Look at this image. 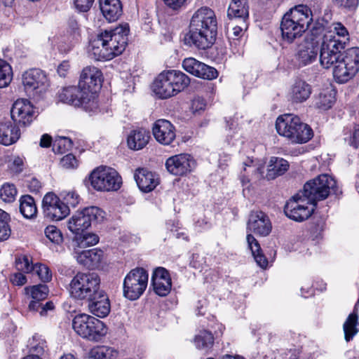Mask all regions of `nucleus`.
<instances>
[{
  "label": "nucleus",
  "mask_w": 359,
  "mask_h": 359,
  "mask_svg": "<svg viewBox=\"0 0 359 359\" xmlns=\"http://www.w3.org/2000/svg\"><path fill=\"white\" fill-rule=\"evenodd\" d=\"M102 82V73L95 66L84 67L80 74L77 86L62 88L59 93L60 100L87 112H95L98 109L97 91Z\"/></svg>",
  "instance_id": "obj_1"
},
{
  "label": "nucleus",
  "mask_w": 359,
  "mask_h": 359,
  "mask_svg": "<svg viewBox=\"0 0 359 359\" xmlns=\"http://www.w3.org/2000/svg\"><path fill=\"white\" fill-rule=\"evenodd\" d=\"M217 23L215 12L201 7L194 12L189 24L185 43L201 50L210 48L216 40Z\"/></svg>",
  "instance_id": "obj_2"
},
{
  "label": "nucleus",
  "mask_w": 359,
  "mask_h": 359,
  "mask_svg": "<svg viewBox=\"0 0 359 359\" xmlns=\"http://www.w3.org/2000/svg\"><path fill=\"white\" fill-rule=\"evenodd\" d=\"M312 22L313 14L308 6H294L282 18L280 27L283 39L287 43H292L309 29Z\"/></svg>",
  "instance_id": "obj_3"
},
{
  "label": "nucleus",
  "mask_w": 359,
  "mask_h": 359,
  "mask_svg": "<svg viewBox=\"0 0 359 359\" xmlns=\"http://www.w3.org/2000/svg\"><path fill=\"white\" fill-rule=\"evenodd\" d=\"M277 133L292 144H304L313 137L311 128L297 116L286 114L276 121Z\"/></svg>",
  "instance_id": "obj_4"
},
{
  "label": "nucleus",
  "mask_w": 359,
  "mask_h": 359,
  "mask_svg": "<svg viewBox=\"0 0 359 359\" xmlns=\"http://www.w3.org/2000/svg\"><path fill=\"white\" fill-rule=\"evenodd\" d=\"M190 83L189 77L179 70L162 72L153 83L154 93L161 99L170 98L184 90Z\"/></svg>",
  "instance_id": "obj_5"
},
{
  "label": "nucleus",
  "mask_w": 359,
  "mask_h": 359,
  "mask_svg": "<svg viewBox=\"0 0 359 359\" xmlns=\"http://www.w3.org/2000/svg\"><path fill=\"white\" fill-rule=\"evenodd\" d=\"M100 278L95 272L77 273L70 281V296L78 300L93 299L100 290Z\"/></svg>",
  "instance_id": "obj_6"
},
{
  "label": "nucleus",
  "mask_w": 359,
  "mask_h": 359,
  "mask_svg": "<svg viewBox=\"0 0 359 359\" xmlns=\"http://www.w3.org/2000/svg\"><path fill=\"white\" fill-rule=\"evenodd\" d=\"M75 332L90 341H100L107 334L108 328L100 320L85 313L76 315L72 320Z\"/></svg>",
  "instance_id": "obj_7"
},
{
  "label": "nucleus",
  "mask_w": 359,
  "mask_h": 359,
  "mask_svg": "<svg viewBox=\"0 0 359 359\" xmlns=\"http://www.w3.org/2000/svg\"><path fill=\"white\" fill-rule=\"evenodd\" d=\"M106 213L97 206H90L75 212L67 220V227L74 234H79L88 229L93 222H102Z\"/></svg>",
  "instance_id": "obj_8"
},
{
  "label": "nucleus",
  "mask_w": 359,
  "mask_h": 359,
  "mask_svg": "<svg viewBox=\"0 0 359 359\" xmlns=\"http://www.w3.org/2000/svg\"><path fill=\"white\" fill-rule=\"evenodd\" d=\"M359 72V48L352 47L343 53L342 57L333 67V76L339 83L352 79Z\"/></svg>",
  "instance_id": "obj_9"
},
{
  "label": "nucleus",
  "mask_w": 359,
  "mask_h": 359,
  "mask_svg": "<svg viewBox=\"0 0 359 359\" xmlns=\"http://www.w3.org/2000/svg\"><path fill=\"white\" fill-rule=\"evenodd\" d=\"M148 280L149 274L144 269L137 267L130 270L123 280V296L131 301L139 299L147 287Z\"/></svg>",
  "instance_id": "obj_10"
},
{
  "label": "nucleus",
  "mask_w": 359,
  "mask_h": 359,
  "mask_svg": "<svg viewBox=\"0 0 359 359\" xmlns=\"http://www.w3.org/2000/svg\"><path fill=\"white\" fill-rule=\"evenodd\" d=\"M336 185L337 182L332 177L324 174L307 182L301 193L316 205L317 201L325 199L330 191L334 190Z\"/></svg>",
  "instance_id": "obj_11"
},
{
  "label": "nucleus",
  "mask_w": 359,
  "mask_h": 359,
  "mask_svg": "<svg viewBox=\"0 0 359 359\" xmlns=\"http://www.w3.org/2000/svg\"><path fill=\"white\" fill-rule=\"evenodd\" d=\"M89 179L93 188L99 191H116L121 184L118 173L114 168L106 166L93 170Z\"/></svg>",
  "instance_id": "obj_12"
},
{
  "label": "nucleus",
  "mask_w": 359,
  "mask_h": 359,
  "mask_svg": "<svg viewBox=\"0 0 359 359\" xmlns=\"http://www.w3.org/2000/svg\"><path fill=\"white\" fill-rule=\"evenodd\" d=\"M22 83L25 93L34 99H39L49 87L46 73L39 69H30L22 76Z\"/></svg>",
  "instance_id": "obj_13"
},
{
  "label": "nucleus",
  "mask_w": 359,
  "mask_h": 359,
  "mask_svg": "<svg viewBox=\"0 0 359 359\" xmlns=\"http://www.w3.org/2000/svg\"><path fill=\"white\" fill-rule=\"evenodd\" d=\"M316 206L300 192L287 202L284 212L290 219L296 222H302L311 216Z\"/></svg>",
  "instance_id": "obj_14"
},
{
  "label": "nucleus",
  "mask_w": 359,
  "mask_h": 359,
  "mask_svg": "<svg viewBox=\"0 0 359 359\" xmlns=\"http://www.w3.org/2000/svg\"><path fill=\"white\" fill-rule=\"evenodd\" d=\"M129 32V25L127 23L120 25L113 29L102 32L104 39L107 41V49L112 52V59L121 55L126 49Z\"/></svg>",
  "instance_id": "obj_15"
},
{
  "label": "nucleus",
  "mask_w": 359,
  "mask_h": 359,
  "mask_svg": "<svg viewBox=\"0 0 359 359\" xmlns=\"http://www.w3.org/2000/svg\"><path fill=\"white\" fill-rule=\"evenodd\" d=\"M43 213L46 218L60 221L69 214V208L53 193L46 194L43 198Z\"/></svg>",
  "instance_id": "obj_16"
},
{
  "label": "nucleus",
  "mask_w": 359,
  "mask_h": 359,
  "mask_svg": "<svg viewBox=\"0 0 359 359\" xmlns=\"http://www.w3.org/2000/svg\"><path fill=\"white\" fill-rule=\"evenodd\" d=\"M35 111L33 105L27 99H18L11 109V118L15 124L26 126L34 118Z\"/></svg>",
  "instance_id": "obj_17"
},
{
  "label": "nucleus",
  "mask_w": 359,
  "mask_h": 359,
  "mask_svg": "<svg viewBox=\"0 0 359 359\" xmlns=\"http://www.w3.org/2000/svg\"><path fill=\"white\" fill-rule=\"evenodd\" d=\"M182 67L187 72L203 79L212 80L218 76L215 68L191 57L184 59Z\"/></svg>",
  "instance_id": "obj_18"
},
{
  "label": "nucleus",
  "mask_w": 359,
  "mask_h": 359,
  "mask_svg": "<svg viewBox=\"0 0 359 359\" xmlns=\"http://www.w3.org/2000/svg\"><path fill=\"white\" fill-rule=\"evenodd\" d=\"M195 161L187 154H180L168 158L165 166L169 172L174 175H184L190 172L195 167Z\"/></svg>",
  "instance_id": "obj_19"
},
{
  "label": "nucleus",
  "mask_w": 359,
  "mask_h": 359,
  "mask_svg": "<svg viewBox=\"0 0 359 359\" xmlns=\"http://www.w3.org/2000/svg\"><path fill=\"white\" fill-rule=\"evenodd\" d=\"M152 133L155 140L163 145H170L176 137L175 126L165 119H158L154 122Z\"/></svg>",
  "instance_id": "obj_20"
},
{
  "label": "nucleus",
  "mask_w": 359,
  "mask_h": 359,
  "mask_svg": "<svg viewBox=\"0 0 359 359\" xmlns=\"http://www.w3.org/2000/svg\"><path fill=\"white\" fill-rule=\"evenodd\" d=\"M151 283L155 293L158 296L165 297L171 290V277L168 271L163 267H158L154 271Z\"/></svg>",
  "instance_id": "obj_21"
},
{
  "label": "nucleus",
  "mask_w": 359,
  "mask_h": 359,
  "mask_svg": "<svg viewBox=\"0 0 359 359\" xmlns=\"http://www.w3.org/2000/svg\"><path fill=\"white\" fill-rule=\"evenodd\" d=\"M74 255L80 264L89 269H98L104 259L103 251L97 248L76 251V253H74Z\"/></svg>",
  "instance_id": "obj_22"
},
{
  "label": "nucleus",
  "mask_w": 359,
  "mask_h": 359,
  "mask_svg": "<svg viewBox=\"0 0 359 359\" xmlns=\"http://www.w3.org/2000/svg\"><path fill=\"white\" fill-rule=\"evenodd\" d=\"M106 42L107 41L104 39L102 32L90 41L88 52L94 60L101 61L112 59V52L107 49Z\"/></svg>",
  "instance_id": "obj_23"
},
{
  "label": "nucleus",
  "mask_w": 359,
  "mask_h": 359,
  "mask_svg": "<svg viewBox=\"0 0 359 359\" xmlns=\"http://www.w3.org/2000/svg\"><path fill=\"white\" fill-rule=\"evenodd\" d=\"M318 52L317 42L313 39H306L298 46L296 59L299 65L305 66L316 59Z\"/></svg>",
  "instance_id": "obj_24"
},
{
  "label": "nucleus",
  "mask_w": 359,
  "mask_h": 359,
  "mask_svg": "<svg viewBox=\"0 0 359 359\" xmlns=\"http://www.w3.org/2000/svg\"><path fill=\"white\" fill-rule=\"evenodd\" d=\"M248 229L256 234L266 236L271 231V224L263 212H254L250 215Z\"/></svg>",
  "instance_id": "obj_25"
},
{
  "label": "nucleus",
  "mask_w": 359,
  "mask_h": 359,
  "mask_svg": "<svg viewBox=\"0 0 359 359\" xmlns=\"http://www.w3.org/2000/svg\"><path fill=\"white\" fill-rule=\"evenodd\" d=\"M336 43H327L322 41L320 50V62L325 69L333 67L342 57V49L335 47Z\"/></svg>",
  "instance_id": "obj_26"
},
{
  "label": "nucleus",
  "mask_w": 359,
  "mask_h": 359,
  "mask_svg": "<svg viewBox=\"0 0 359 359\" xmlns=\"http://www.w3.org/2000/svg\"><path fill=\"white\" fill-rule=\"evenodd\" d=\"M134 178L139 189L144 192L152 191L158 184L157 175L146 168L137 169Z\"/></svg>",
  "instance_id": "obj_27"
},
{
  "label": "nucleus",
  "mask_w": 359,
  "mask_h": 359,
  "mask_svg": "<svg viewBox=\"0 0 359 359\" xmlns=\"http://www.w3.org/2000/svg\"><path fill=\"white\" fill-rule=\"evenodd\" d=\"M88 301H90L89 310L93 315L99 318H104L109 313L110 303L104 291L100 290L99 294L93 297V299H88Z\"/></svg>",
  "instance_id": "obj_28"
},
{
  "label": "nucleus",
  "mask_w": 359,
  "mask_h": 359,
  "mask_svg": "<svg viewBox=\"0 0 359 359\" xmlns=\"http://www.w3.org/2000/svg\"><path fill=\"white\" fill-rule=\"evenodd\" d=\"M311 94V87L306 81L298 79L292 85L290 92V99L296 103L306 101Z\"/></svg>",
  "instance_id": "obj_29"
},
{
  "label": "nucleus",
  "mask_w": 359,
  "mask_h": 359,
  "mask_svg": "<svg viewBox=\"0 0 359 359\" xmlns=\"http://www.w3.org/2000/svg\"><path fill=\"white\" fill-rule=\"evenodd\" d=\"M20 137V131L17 126L11 122L0 123V143L9 146L15 143Z\"/></svg>",
  "instance_id": "obj_30"
},
{
  "label": "nucleus",
  "mask_w": 359,
  "mask_h": 359,
  "mask_svg": "<svg viewBox=\"0 0 359 359\" xmlns=\"http://www.w3.org/2000/svg\"><path fill=\"white\" fill-rule=\"evenodd\" d=\"M100 10L109 22H114L122 14V5L120 0H100Z\"/></svg>",
  "instance_id": "obj_31"
},
{
  "label": "nucleus",
  "mask_w": 359,
  "mask_h": 359,
  "mask_svg": "<svg viewBox=\"0 0 359 359\" xmlns=\"http://www.w3.org/2000/svg\"><path fill=\"white\" fill-rule=\"evenodd\" d=\"M228 18L232 21L249 18V6L248 0H231L227 11Z\"/></svg>",
  "instance_id": "obj_32"
},
{
  "label": "nucleus",
  "mask_w": 359,
  "mask_h": 359,
  "mask_svg": "<svg viewBox=\"0 0 359 359\" xmlns=\"http://www.w3.org/2000/svg\"><path fill=\"white\" fill-rule=\"evenodd\" d=\"M149 133L144 128L133 130L127 138L128 147L135 151L143 149L149 142Z\"/></svg>",
  "instance_id": "obj_33"
},
{
  "label": "nucleus",
  "mask_w": 359,
  "mask_h": 359,
  "mask_svg": "<svg viewBox=\"0 0 359 359\" xmlns=\"http://www.w3.org/2000/svg\"><path fill=\"white\" fill-rule=\"evenodd\" d=\"M335 90L332 88L322 90L314 99V106L321 110L330 109L335 102Z\"/></svg>",
  "instance_id": "obj_34"
},
{
  "label": "nucleus",
  "mask_w": 359,
  "mask_h": 359,
  "mask_svg": "<svg viewBox=\"0 0 359 359\" xmlns=\"http://www.w3.org/2000/svg\"><path fill=\"white\" fill-rule=\"evenodd\" d=\"M72 240L73 252L76 251H82L83 248L96 245L99 242V237L93 233H86L84 234H76Z\"/></svg>",
  "instance_id": "obj_35"
},
{
  "label": "nucleus",
  "mask_w": 359,
  "mask_h": 359,
  "mask_svg": "<svg viewBox=\"0 0 359 359\" xmlns=\"http://www.w3.org/2000/svg\"><path fill=\"white\" fill-rule=\"evenodd\" d=\"M268 167L266 177L268 180H272L283 175L288 170L289 163L282 158L272 156L270 158Z\"/></svg>",
  "instance_id": "obj_36"
},
{
  "label": "nucleus",
  "mask_w": 359,
  "mask_h": 359,
  "mask_svg": "<svg viewBox=\"0 0 359 359\" xmlns=\"http://www.w3.org/2000/svg\"><path fill=\"white\" fill-rule=\"evenodd\" d=\"M358 313L356 306L352 313L349 314L343 325L344 338L346 341H350L358 332L357 325H358Z\"/></svg>",
  "instance_id": "obj_37"
},
{
  "label": "nucleus",
  "mask_w": 359,
  "mask_h": 359,
  "mask_svg": "<svg viewBox=\"0 0 359 359\" xmlns=\"http://www.w3.org/2000/svg\"><path fill=\"white\" fill-rule=\"evenodd\" d=\"M20 211L25 218L32 219L36 216L37 208L33 197L22 196L20 198Z\"/></svg>",
  "instance_id": "obj_38"
},
{
  "label": "nucleus",
  "mask_w": 359,
  "mask_h": 359,
  "mask_svg": "<svg viewBox=\"0 0 359 359\" xmlns=\"http://www.w3.org/2000/svg\"><path fill=\"white\" fill-rule=\"evenodd\" d=\"M246 239L248 247L257 265L262 269H265L268 265V261L261 252L259 243L251 234H248Z\"/></svg>",
  "instance_id": "obj_39"
},
{
  "label": "nucleus",
  "mask_w": 359,
  "mask_h": 359,
  "mask_svg": "<svg viewBox=\"0 0 359 359\" xmlns=\"http://www.w3.org/2000/svg\"><path fill=\"white\" fill-rule=\"evenodd\" d=\"M118 351L112 347L97 346L90 350L86 359H115Z\"/></svg>",
  "instance_id": "obj_40"
},
{
  "label": "nucleus",
  "mask_w": 359,
  "mask_h": 359,
  "mask_svg": "<svg viewBox=\"0 0 359 359\" xmlns=\"http://www.w3.org/2000/svg\"><path fill=\"white\" fill-rule=\"evenodd\" d=\"M226 140L229 144H235L241 140L243 132L238 123L234 119L226 121Z\"/></svg>",
  "instance_id": "obj_41"
},
{
  "label": "nucleus",
  "mask_w": 359,
  "mask_h": 359,
  "mask_svg": "<svg viewBox=\"0 0 359 359\" xmlns=\"http://www.w3.org/2000/svg\"><path fill=\"white\" fill-rule=\"evenodd\" d=\"M325 34H332L338 35L340 39L337 41L338 45L348 44L350 41L349 33L346 27L341 22H333L328 27Z\"/></svg>",
  "instance_id": "obj_42"
},
{
  "label": "nucleus",
  "mask_w": 359,
  "mask_h": 359,
  "mask_svg": "<svg viewBox=\"0 0 359 359\" xmlns=\"http://www.w3.org/2000/svg\"><path fill=\"white\" fill-rule=\"evenodd\" d=\"M214 343L212 334L207 330H201L194 338V344L198 349L210 348Z\"/></svg>",
  "instance_id": "obj_43"
},
{
  "label": "nucleus",
  "mask_w": 359,
  "mask_h": 359,
  "mask_svg": "<svg viewBox=\"0 0 359 359\" xmlns=\"http://www.w3.org/2000/svg\"><path fill=\"white\" fill-rule=\"evenodd\" d=\"M25 292L29 295L33 299L42 301L45 299L48 294V288L46 285L39 284L25 287Z\"/></svg>",
  "instance_id": "obj_44"
},
{
  "label": "nucleus",
  "mask_w": 359,
  "mask_h": 359,
  "mask_svg": "<svg viewBox=\"0 0 359 359\" xmlns=\"http://www.w3.org/2000/svg\"><path fill=\"white\" fill-rule=\"evenodd\" d=\"M13 79L11 66L5 60L0 59V88L9 86Z\"/></svg>",
  "instance_id": "obj_45"
},
{
  "label": "nucleus",
  "mask_w": 359,
  "mask_h": 359,
  "mask_svg": "<svg viewBox=\"0 0 359 359\" xmlns=\"http://www.w3.org/2000/svg\"><path fill=\"white\" fill-rule=\"evenodd\" d=\"M18 194L15 185L5 183L0 189V198L5 203H12L15 200Z\"/></svg>",
  "instance_id": "obj_46"
},
{
  "label": "nucleus",
  "mask_w": 359,
  "mask_h": 359,
  "mask_svg": "<svg viewBox=\"0 0 359 359\" xmlns=\"http://www.w3.org/2000/svg\"><path fill=\"white\" fill-rule=\"evenodd\" d=\"M72 147V141L67 137H57L53 142V151L62 154L69 151Z\"/></svg>",
  "instance_id": "obj_47"
},
{
  "label": "nucleus",
  "mask_w": 359,
  "mask_h": 359,
  "mask_svg": "<svg viewBox=\"0 0 359 359\" xmlns=\"http://www.w3.org/2000/svg\"><path fill=\"white\" fill-rule=\"evenodd\" d=\"M34 267V264L28 256H20L15 259V268L18 271L26 273H32Z\"/></svg>",
  "instance_id": "obj_48"
},
{
  "label": "nucleus",
  "mask_w": 359,
  "mask_h": 359,
  "mask_svg": "<svg viewBox=\"0 0 359 359\" xmlns=\"http://www.w3.org/2000/svg\"><path fill=\"white\" fill-rule=\"evenodd\" d=\"M32 273L37 275L43 283H48L52 280V272L50 269L46 265L39 262L34 264Z\"/></svg>",
  "instance_id": "obj_49"
},
{
  "label": "nucleus",
  "mask_w": 359,
  "mask_h": 359,
  "mask_svg": "<svg viewBox=\"0 0 359 359\" xmlns=\"http://www.w3.org/2000/svg\"><path fill=\"white\" fill-rule=\"evenodd\" d=\"M8 220V214L5 211L0 212V242L7 240L11 235Z\"/></svg>",
  "instance_id": "obj_50"
},
{
  "label": "nucleus",
  "mask_w": 359,
  "mask_h": 359,
  "mask_svg": "<svg viewBox=\"0 0 359 359\" xmlns=\"http://www.w3.org/2000/svg\"><path fill=\"white\" fill-rule=\"evenodd\" d=\"M45 235L51 242L60 244L63 241L62 233L55 226L49 225L44 231Z\"/></svg>",
  "instance_id": "obj_51"
},
{
  "label": "nucleus",
  "mask_w": 359,
  "mask_h": 359,
  "mask_svg": "<svg viewBox=\"0 0 359 359\" xmlns=\"http://www.w3.org/2000/svg\"><path fill=\"white\" fill-rule=\"evenodd\" d=\"M60 195L67 205L75 208L80 203L81 197L75 190L63 191Z\"/></svg>",
  "instance_id": "obj_52"
},
{
  "label": "nucleus",
  "mask_w": 359,
  "mask_h": 359,
  "mask_svg": "<svg viewBox=\"0 0 359 359\" xmlns=\"http://www.w3.org/2000/svg\"><path fill=\"white\" fill-rule=\"evenodd\" d=\"M237 20L238 21V25L236 24V22H232V32L230 37L233 39H238L241 38L248 27V20Z\"/></svg>",
  "instance_id": "obj_53"
},
{
  "label": "nucleus",
  "mask_w": 359,
  "mask_h": 359,
  "mask_svg": "<svg viewBox=\"0 0 359 359\" xmlns=\"http://www.w3.org/2000/svg\"><path fill=\"white\" fill-rule=\"evenodd\" d=\"M243 170L247 173L252 172L255 175L256 179L262 177L264 173V167L255 168L253 165V161L252 159H248L243 163Z\"/></svg>",
  "instance_id": "obj_54"
},
{
  "label": "nucleus",
  "mask_w": 359,
  "mask_h": 359,
  "mask_svg": "<svg viewBox=\"0 0 359 359\" xmlns=\"http://www.w3.org/2000/svg\"><path fill=\"white\" fill-rule=\"evenodd\" d=\"M60 164L65 169H73L77 167L78 161L73 154H69L61 158Z\"/></svg>",
  "instance_id": "obj_55"
},
{
  "label": "nucleus",
  "mask_w": 359,
  "mask_h": 359,
  "mask_svg": "<svg viewBox=\"0 0 359 359\" xmlns=\"http://www.w3.org/2000/svg\"><path fill=\"white\" fill-rule=\"evenodd\" d=\"M24 273H22L21 271H18V272L12 273L10 276L11 283L13 285H17V286L24 285L27 281V278Z\"/></svg>",
  "instance_id": "obj_56"
},
{
  "label": "nucleus",
  "mask_w": 359,
  "mask_h": 359,
  "mask_svg": "<svg viewBox=\"0 0 359 359\" xmlns=\"http://www.w3.org/2000/svg\"><path fill=\"white\" fill-rule=\"evenodd\" d=\"M206 107V103L203 98L201 97H195L192 102L191 105V109L194 114L200 113L201 111L205 110Z\"/></svg>",
  "instance_id": "obj_57"
},
{
  "label": "nucleus",
  "mask_w": 359,
  "mask_h": 359,
  "mask_svg": "<svg viewBox=\"0 0 359 359\" xmlns=\"http://www.w3.org/2000/svg\"><path fill=\"white\" fill-rule=\"evenodd\" d=\"M47 348L46 342L43 340H41L36 344H32L31 346V351L32 352V355H42L46 352Z\"/></svg>",
  "instance_id": "obj_58"
},
{
  "label": "nucleus",
  "mask_w": 359,
  "mask_h": 359,
  "mask_svg": "<svg viewBox=\"0 0 359 359\" xmlns=\"http://www.w3.org/2000/svg\"><path fill=\"white\" fill-rule=\"evenodd\" d=\"M94 0H74L75 7L80 12H87L92 6Z\"/></svg>",
  "instance_id": "obj_59"
},
{
  "label": "nucleus",
  "mask_w": 359,
  "mask_h": 359,
  "mask_svg": "<svg viewBox=\"0 0 359 359\" xmlns=\"http://www.w3.org/2000/svg\"><path fill=\"white\" fill-rule=\"evenodd\" d=\"M339 39H340L338 38V35H336V34L332 35V34H325L323 36V41L326 42L327 43H331V44L336 43L335 47H337L338 48H341V49L344 50L348 44L338 45L337 43V41Z\"/></svg>",
  "instance_id": "obj_60"
},
{
  "label": "nucleus",
  "mask_w": 359,
  "mask_h": 359,
  "mask_svg": "<svg viewBox=\"0 0 359 359\" xmlns=\"http://www.w3.org/2000/svg\"><path fill=\"white\" fill-rule=\"evenodd\" d=\"M334 3L340 7L346 8H355L358 3V0H333Z\"/></svg>",
  "instance_id": "obj_61"
},
{
  "label": "nucleus",
  "mask_w": 359,
  "mask_h": 359,
  "mask_svg": "<svg viewBox=\"0 0 359 359\" xmlns=\"http://www.w3.org/2000/svg\"><path fill=\"white\" fill-rule=\"evenodd\" d=\"M349 144L355 148L359 147V126L354 127L350 136Z\"/></svg>",
  "instance_id": "obj_62"
},
{
  "label": "nucleus",
  "mask_w": 359,
  "mask_h": 359,
  "mask_svg": "<svg viewBox=\"0 0 359 359\" xmlns=\"http://www.w3.org/2000/svg\"><path fill=\"white\" fill-rule=\"evenodd\" d=\"M70 69V65L68 61H62L57 67V73L61 77H65Z\"/></svg>",
  "instance_id": "obj_63"
},
{
  "label": "nucleus",
  "mask_w": 359,
  "mask_h": 359,
  "mask_svg": "<svg viewBox=\"0 0 359 359\" xmlns=\"http://www.w3.org/2000/svg\"><path fill=\"white\" fill-rule=\"evenodd\" d=\"M27 187L31 192L37 193L39 191L41 184L38 180L32 178L28 182Z\"/></svg>",
  "instance_id": "obj_64"
}]
</instances>
